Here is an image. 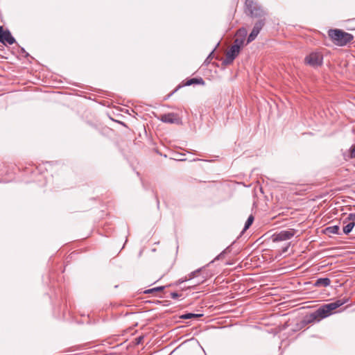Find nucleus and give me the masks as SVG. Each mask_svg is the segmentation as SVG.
I'll list each match as a JSON object with an SVG mask.
<instances>
[{"mask_svg": "<svg viewBox=\"0 0 355 355\" xmlns=\"http://www.w3.org/2000/svg\"><path fill=\"white\" fill-rule=\"evenodd\" d=\"M348 300V298L344 297L338 299L329 304H324L314 312L306 315L302 319V323L304 325H306L315 322H319L321 319L331 315L334 310L347 303Z\"/></svg>", "mask_w": 355, "mask_h": 355, "instance_id": "nucleus-1", "label": "nucleus"}, {"mask_svg": "<svg viewBox=\"0 0 355 355\" xmlns=\"http://www.w3.org/2000/svg\"><path fill=\"white\" fill-rule=\"evenodd\" d=\"M328 36L332 42H337V44H347L354 39L352 34L339 28L329 29L328 31Z\"/></svg>", "mask_w": 355, "mask_h": 355, "instance_id": "nucleus-2", "label": "nucleus"}, {"mask_svg": "<svg viewBox=\"0 0 355 355\" xmlns=\"http://www.w3.org/2000/svg\"><path fill=\"white\" fill-rule=\"evenodd\" d=\"M245 12L251 17L263 19L267 15L266 11L257 1L245 0Z\"/></svg>", "mask_w": 355, "mask_h": 355, "instance_id": "nucleus-3", "label": "nucleus"}, {"mask_svg": "<svg viewBox=\"0 0 355 355\" xmlns=\"http://www.w3.org/2000/svg\"><path fill=\"white\" fill-rule=\"evenodd\" d=\"M323 63V54L318 51L311 52L304 58V64L311 67L316 68Z\"/></svg>", "mask_w": 355, "mask_h": 355, "instance_id": "nucleus-4", "label": "nucleus"}, {"mask_svg": "<svg viewBox=\"0 0 355 355\" xmlns=\"http://www.w3.org/2000/svg\"><path fill=\"white\" fill-rule=\"evenodd\" d=\"M243 46H231V48L226 51L225 57L220 59L222 65L227 66L231 64L234 59L239 55Z\"/></svg>", "mask_w": 355, "mask_h": 355, "instance_id": "nucleus-5", "label": "nucleus"}, {"mask_svg": "<svg viewBox=\"0 0 355 355\" xmlns=\"http://www.w3.org/2000/svg\"><path fill=\"white\" fill-rule=\"evenodd\" d=\"M297 230L293 228L282 230L272 236V241L273 242H279L289 240L297 233Z\"/></svg>", "mask_w": 355, "mask_h": 355, "instance_id": "nucleus-6", "label": "nucleus"}, {"mask_svg": "<svg viewBox=\"0 0 355 355\" xmlns=\"http://www.w3.org/2000/svg\"><path fill=\"white\" fill-rule=\"evenodd\" d=\"M0 43L1 44H13L16 43V40L10 31L2 26H0Z\"/></svg>", "mask_w": 355, "mask_h": 355, "instance_id": "nucleus-7", "label": "nucleus"}, {"mask_svg": "<svg viewBox=\"0 0 355 355\" xmlns=\"http://www.w3.org/2000/svg\"><path fill=\"white\" fill-rule=\"evenodd\" d=\"M162 122L170 124H181V118L177 113L170 112L160 115L158 118Z\"/></svg>", "mask_w": 355, "mask_h": 355, "instance_id": "nucleus-8", "label": "nucleus"}, {"mask_svg": "<svg viewBox=\"0 0 355 355\" xmlns=\"http://www.w3.org/2000/svg\"><path fill=\"white\" fill-rule=\"evenodd\" d=\"M246 35L247 31L245 28H240L238 31L236 38L232 44H245V40L247 41Z\"/></svg>", "mask_w": 355, "mask_h": 355, "instance_id": "nucleus-9", "label": "nucleus"}, {"mask_svg": "<svg viewBox=\"0 0 355 355\" xmlns=\"http://www.w3.org/2000/svg\"><path fill=\"white\" fill-rule=\"evenodd\" d=\"M331 280L328 277L318 278L314 283L313 286L317 288L327 287L330 285Z\"/></svg>", "mask_w": 355, "mask_h": 355, "instance_id": "nucleus-10", "label": "nucleus"}, {"mask_svg": "<svg viewBox=\"0 0 355 355\" xmlns=\"http://www.w3.org/2000/svg\"><path fill=\"white\" fill-rule=\"evenodd\" d=\"M192 85H205V81L202 78H193L187 80L184 86H191Z\"/></svg>", "mask_w": 355, "mask_h": 355, "instance_id": "nucleus-11", "label": "nucleus"}, {"mask_svg": "<svg viewBox=\"0 0 355 355\" xmlns=\"http://www.w3.org/2000/svg\"><path fill=\"white\" fill-rule=\"evenodd\" d=\"M324 232L326 234H341L340 232V227L338 225L329 226L324 229Z\"/></svg>", "mask_w": 355, "mask_h": 355, "instance_id": "nucleus-12", "label": "nucleus"}, {"mask_svg": "<svg viewBox=\"0 0 355 355\" xmlns=\"http://www.w3.org/2000/svg\"><path fill=\"white\" fill-rule=\"evenodd\" d=\"M265 18L259 19L254 25L252 30L257 33H259L263 26L265 25Z\"/></svg>", "mask_w": 355, "mask_h": 355, "instance_id": "nucleus-13", "label": "nucleus"}, {"mask_svg": "<svg viewBox=\"0 0 355 355\" xmlns=\"http://www.w3.org/2000/svg\"><path fill=\"white\" fill-rule=\"evenodd\" d=\"M203 316V314L202 313H185L180 316V318L182 319H191V318H198Z\"/></svg>", "mask_w": 355, "mask_h": 355, "instance_id": "nucleus-14", "label": "nucleus"}, {"mask_svg": "<svg viewBox=\"0 0 355 355\" xmlns=\"http://www.w3.org/2000/svg\"><path fill=\"white\" fill-rule=\"evenodd\" d=\"M348 222V224L343 227V233L345 234H349L355 227V222Z\"/></svg>", "mask_w": 355, "mask_h": 355, "instance_id": "nucleus-15", "label": "nucleus"}, {"mask_svg": "<svg viewBox=\"0 0 355 355\" xmlns=\"http://www.w3.org/2000/svg\"><path fill=\"white\" fill-rule=\"evenodd\" d=\"M171 286V284H169L168 286H166L155 287V288H150V289L146 290L144 293L145 294L153 293H155V292L163 291L166 287H168V286Z\"/></svg>", "mask_w": 355, "mask_h": 355, "instance_id": "nucleus-16", "label": "nucleus"}, {"mask_svg": "<svg viewBox=\"0 0 355 355\" xmlns=\"http://www.w3.org/2000/svg\"><path fill=\"white\" fill-rule=\"evenodd\" d=\"M254 220V216L251 214L248 218L247 219L245 223V226H244V228L242 231V232H244L245 231H246L250 226L252 224L253 221Z\"/></svg>", "mask_w": 355, "mask_h": 355, "instance_id": "nucleus-17", "label": "nucleus"}, {"mask_svg": "<svg viewBox=\"0 0 355 355\" xmlns=\"http://www.w3.org/2000/svg\"><path fill=\"white\" fill-rule=\"evenodd\" d=\"M258 34L259 33H257V32H255V31L252 30V31L250 32V33L249 34V35L247 37L246 44H248L249 43L252 42L257 37Z\"/></svg>", "mask_w": 355, "mask_h": 355, "instance_id": "nucleus-18", "label": "nucleus"}, {"mask_svg": "<svg viewBox=\"0 0 355 355\" xmlns=\"http://www.w3.org/2000/svg\"><path fill=\"white\" fill-rule=\"evenodd\" d=\"M347 221L355 222V213H350L345 219L344 223H345Z\"/></svg>", "mask_w": 355, "mask_h": 355, "instance_id": "nucleus-19", "label": "nucleus"}, {"mask_svg": "<svg viewBox=\"0 0 355 355\" xmlns=\"http://www.w3.org/2000/svg\"><path fill=\"white\" fill-rule=\"evenodd\" d=\"M215 50H216V48H215V49H214L210 52V53L209 54V55H208V56L207 57V58L205 59V62H204V64H205V65H207V64L209 63L210 60L212 58V55H213L214 52V51H215Z\"/></svg>", "mask_w": 355, "mask_h": 355, "instance_id": "nucleus-20", "label": "nucleus"}, {"mask_svg": "<svg viewBox=\"0 0 355 355\" xmlns=\"http://www.w3.org/2000/svg\"><path fill=\"white\" fill-rule=\"evenodd\" d=\"M201 270V268L200 269H198L195 271H193L191 272L189 275V278H188V280H190V279H192L193 278H194L195 277L197 276V275L200 272V271Z\"/></svg>", "mask_w": 355, "mask_h": 355, "instance_id": "nucleus-21", "label": "nucleus"}, {"mask_svg": "<svg viewBox=\"0 0 355 355\" xmlns=\"http://www.w3.org/2000/svg\"><path fill=\"white\" fill-rule=\"evenodd\" d=\"M230 249V247H227L225 250H224L223 252H221L215 259H214V261L216 260H219L220 259H222L225 254L227 252V251H228Z\"/></svg>", "mask_w": 355, "mask_h": 355, "instance_id": "nucleus-22", "label": "nucleus"}, {"mask_svg": "<svg viewBox=\"0 0 355 355\" xmlns=\"http://www.w3.org/2000/svg\"><path fill=\"white\" fill-rule=\"evenodd\" d=\"M349 157H355V145L352 146L351 148H349Z\"/></svg>", "mask_w": 355, "mask_h": 355, "instance_id": "nucleus-23", "label": "nucleus"}, {"mask_svg": "<svg viewBox=\"0 0 355 355\" xmlns=\"http://www.w3.org/2000/svg\"><path fill=\"white\" fill-rule=\"evenodd\" d=\"M170 295L173 299H177L178 297H181L182 295V293L179 294L176 292H172L170 293Z\"/></svg>", "mask_w": 355, "mask_h": 355, "instance_id": "nucleus-24", "label": "nucleus"}, {"mask_svg": "<svg viewBox=\"0 0 355 355\" xmlns=\"http://www.w3.org/2000/svg\"><path fill=\"white\" fill-rule=\"evenodd\" d=\"M187 280H188L187 278H185L184 279H179L178 282H176L175 283V285L178 286V285H179V284H182V283H183V282H186Z\"/></svg>", "mask_w": 355, "mask_h": 355, "instance_id": "nucleus-25", "label": "nucleus"}, {"mask_svg": "<svg viewBox=\"0 0 355 355\" xmlns=\"http://www.w3.org/2000/svg\"><path fill=\"white\" fill-rule=\"evenodd\" d=\"M290 245H291V243H288L286 245V247L283 248V249H282V252H283V253H284V252H287V250H288V249L289 248Z\"/></svg>", "mask_w": 355, "mask_h": 355, "instance_id": "nucleus-26", "label": "nucleus"}, {"mask_svg": "<svg viewBox=\"0 0 355 355\" xmlns=\"http://www.w3.org/2000/svg\"><path fill=\"white\" fill-rule=\"evenodd\" d=\"M169 355H178L177 349H175L173 352H171Z\"/></svg>", "mask_w": 355, "mask_h": 355, "instance_id": "nucleus-27", "label": "nucleus"}, {"mask_svg": "<svg viewBox=\"0 0 355 355\" xmlns=\"http://www.w3.org/2000/svg\"><path fill=\"white\" fill-rule=\"evenodd\" d=\"M142 339H143V337H142V336H140V337L137 338V344L140 343Z\"/></svg>", "mask_w": 355, "mask_h": 355, "instance_id": "nucleus-28", "label": "nucleus"}, {"mask_svg": "<svg viewBox=\"0 0 355 355\" xmlns=\"http://www.w3.org/2000/svg\"><path fill=\"white\" fill-rule=\"evenodd\" d=\"M3 46H0V47H2ZM3 49H2L1 48H0V56L1 57H4V55L1 53H3Z\"/></svg>", "mask_w": 355, "mask_h": 355, "instance_id": "nucleus-29", "label": "nucleus"}, {"mask_svg": "<svg viewBox=\"0 0 355 355\" xmlns=\"http://www.w3.org/2000/svg\"><path fill=\"white\" fill-rule=\"evenodd\" d=\"M181 86H178L171 94L168 95V96H171L173 94H174L177 90Z\"/></svg>", "mask_w": 355, "mask_h": 355, "instance_id": "nucleus-30", "label": "nucleus"}, {"mask_svg": "<svg viewBox=\"0 0 355 355\" xmlns=\"http://www.w3.org/2000/svg\"><path fill=\"white\" fill-rule=\"evenodd\" d=\"M216 44H217V45L221 44L220 41L217 42Z\"/></svg>", "mask_w": 355, "mask_h": 355, "instance_id": "nucleus-31", "label": "nucleus"}]
</instances>
